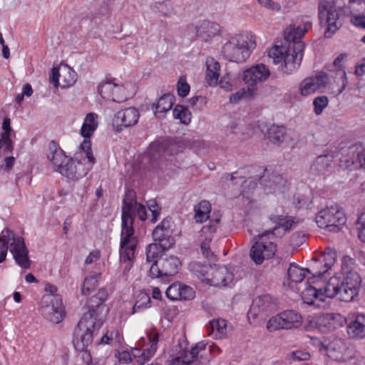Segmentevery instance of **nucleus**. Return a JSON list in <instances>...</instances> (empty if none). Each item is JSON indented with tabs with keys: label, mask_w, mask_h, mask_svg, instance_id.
Returning <instances> with one entry per match:
<instances>
[{
	"label": "nucleus",
	"mask_w": 365,
	"mask_h": 365,
	"mask_svg": "<svg viewBox=\"0 0 365 365\" xmlns=\"http://www.w3.org/2000/svg\"><path fill=\"white\" fill-rule=\"evenodd\" d=\"M308 273H310L309 269L302 268L297 264H291L287 271L289 279L294 283L301 282L307 277Z\"/></svg>",
	"instance_id": "40"
},
{
	"label": "nucleus",
	"mask_w": 365,
	"mask_h": 365,
	"mask_svg": "<svg viewBox=\"0 0 365 365\" xmlns=\"http://www.w3.org/2000/svg\"><path fill=\"white\" fill-rule=\"evenodd\" d=\"M237 79V75L228 72L226 73L220 81L218 80V85L222 89L226 91H231L236 84Z\"/></svg>",
	"instance_id": "46"
},
{
	"label": "nucleus",
	"mask_w": 365,
	"mask_h": 365,
	"mask_svg": "<svg viewBox=\"0 0 365 365\" xmlns=\"http://www.w3.org/2000/svg\"><path fill=\"white\" fill-rule=\"evenodd\" d=\"M172 224L171 219L164 218L153 231V240L163 243L164 249H169L175 243L174 238L172 237Z\"/></svg>",
	"instance_id": "23"
},
{
	"label": "nucleus",
	"mask_w": 365,
	"mask_h": 365,
	"mask_svg": "<svg viewBox=\"0 0 365 365\" xmlns=\"http://www.w3.org/2000/svg\"><path fill=\"white\" fill-rule=\"evenodd\" d=\"M276 233H272V231H266L261 235H259L257 241H262L264 245V248L261 249L262 252H264L270 245H276L274 240Z\"/></svg>",
	"instance_id": "51"
},
{
	"label": "nucleus",
	"mask_w": 365,
	"mask_h": 365,
	"mask_svg": "<svg viewBox=\"0 0 365 365\" xmlns=\"http://www.w3.org/2000/svg\"><path fill=\"white\" fill-rule=\"evenodd\" d=\"M120 340V332L117 329L112 328L106 331L101 339V344H110L113 341Z\"/></svg>",
	"instance_id": "54"
},
{
	"label": "nucleus",
	"mask_w": 365,
	"mask_h": 365,
	"mask_svg": "<svg viewBox=\"0 0 365 365\" xmlns=\"http://www.w3.org/2000/svg\"><path fill=\"white\" fill-rule=\"evenodd\" d=\"M46 156L53 169L57 173H59V170L63 168V164L66 163L68 158L61 147L54 141L49 143Z\"/></svg>",
	"instance_id": "25"
},
{
	"label": "nucleus",
	"mask_w": 365,
	"mask_h": 365,
	"mask_svg": "<svg viewBox=\"0 0 365 365\" xmlns=\"http://www.w3.org/2000/svg\"><path fill=\"white\" fill-rule=\"evenodd\" d=\"M107 297H108V293H107V291L105 289H100L98 292L96 293V294L94 296L95 298L98 299L99 300V302H98V304L96 305V309H91V310H97L98 307H103V310L101 312H96V314H98L99 316H101L103 317V319H104V312H106L105 310V307L103 305H102V303L106 301V299H107Z\"/></svg>",
	"instance_id": "55"
},
{
	"label": "nucleus",
	"mask_w": 365,
	"mask_h": 365,
	"mask_svg": "<svg viewBox=\"0 0 365 365\" xmlns=\"http://www.w3.org/2000/svg\"><path fill=\"white\" fill-rule=\"evenodd\" d=\"M135 193L130 190L123 200L120 259L124 269L129 271L135 258L138 240L134 236L133 222L135 217L144 221L147 219L145 207L135 200Z\"/></svg>",
	"instance_id": "1"
},
{
	"label": "nucleus",
	"mask_w": 365,
	"mask_h": 365,
	"mask_svg": "<svg viewBox=\"0 0 365 365\" xmlns=\"http://www.w3.org/2000/svg\"><path fill=\"white\" fill-rule=\"evenodd\" d=\"M137 298L138 300L132 309V314H135L137 312L147 307L150 300V296L144 292H140L137 295Z\"/></svg>",
	"instance_id": "48"
},
{
	"label": "nucleus",
	"mask_w": 365,
	"mask_h": 365,
	"mask_svg": "<svg viewBox=\"0 0 365 365\" xmlns=\"http://www.w3.org/2000/svg\"><path fill=\"white\" fill-rule=\"evenodd\" d=\"M302 322V317L297 312L292 310L284 311L271 318L267 324V329L269 331H274L281 329H292L299 327Z\"/></svg>",
	"instance_id": "18"
},
{
	"label": "nucleus",
	"mask_w": 365,
	"mask_h": 365,
	"mask_svg": "<svg viewBox=\"0 0 365 365\" xmlns=\"http://www.w3.org/2000/svg\"><path fill=\"white\" fill-rule=\"evenodd\" d=\"M84 156L91 165L95 163L96 160L93 155L90 140H84L82 142L74 157L67 158L58 173L72 180L82 178L87 173L84 163L80 160V158H83Z\"/></svg>",
	"instance_id": "6"
},
{
	"label": "nucleus",
	"mask_w": 365,
	"mask_h": 365,
	"mask_svg": "<svg viewBox=\"0 0 365 365\" xmlns=\"http://www.w3.org/2000/svg\"><path fill=\"white\" fill-rule=\"evenodd\" d=\"M348 7L351 16L362 14L365 11V0H349Z\"/></svg>",
	"instance_id": "52"
},
{
	"label": "nucleus",
	"mask_w": 365,
	"mask_h": 365,
	"mask_svg": "<svg viewBox=\"0 0 365 365\" xmlns=\"http://www.w3.org/2000/svg\"><path fill=\"white\" fill-rule=\"evenodd\" d=\"M340 166L344 168L353 170L358 167L357 161H355L352 156H346L341 160Z\"/></svg>",
	"instance_id": "64"
},
{
	"label": "nucleus",
	"mask_w": 365,
	"mask_h": 365,
	"mask_svg": "<svg viewBox=\"0 0 365 365\" xmlns=\"http://www.w3.org/2000/svg\"><path fill=\"white\" fill-rule=\"evenodd\" d=\"M309 322L321 331H328L342 327L344 318L339 314L327 313L312 317Z\"/></svg>",
	"instance_id": "19"
},
{
	"label": "nucleus",
	"mask_w": 365,
	"mask_h": 365,
	"mask_svg": "<svg viewBox=\"0 0 365 365\" xmlns=\"http://www.w3.org/2000/svg\"><path fill=\"white\" fill-rule=\"evenodd\" d=\"M207 329L209 336L215 339H222L227 337L230 327L225 319H216L209 322Z\"/></svg>",
	"instance_id": "29"
},
{
	"label": "nucleus",
	"mask_w": 365,
	"mask_h": 365,
	"mask_svg": "<svg viewBox=\"0 0 365 365\" xmlns=\"http://www.w3.org/2000/svg\"><path fill=\"white\" fill-rule=\"evenodd\" d=\"M307 32L305 24H291L284 30V38L288 41H292L294 44L302 43L300 40Z\"/></svg>",
	"instance_id": "34"
},
{
	"label": "nucleus",
	"mask_w": 365,
	"mask_h": 365,
	"mask_svg": "<svg viewBox=\"0 0 365 365\" xmlns=\"http://www.w3.org/2000/svg\"><path fill=\"white\" fill-rule=\"evenodd\" d=\"M327 356L332 361L343 365H351L355 361L354 347L341 339H334L325 346Z\"/></svg>",
	"instance_id": "11"
},
{
	"label": "nucleus",
	"mask_w": 365,
	"mask_h": 365,
	"mask_svg": "<svg viewBox=\"0 0 365 365\" xmlns=\"http://www.w3.org/2000/svg\"><path fill=\"white\" fill-rule=\"evenodd\" d=\"M256 36L245 31L231 36L222 47L223 57L232 62L245 61L256 48Z\"/></svg>",
	"instance_id": "3"
},
{
	"label": "nucleus",
	"mask_w": 365,
	"mask_h": 365,
	"mask_svg": "<svg viewBox=\"0 0 365 365\" xmlns=\"http://www.w3.org/2000/svg\"><path fill=\"white\" fill-rule=\"evenodd\" d=\"M194 219L196 222L202 223L209 217L211 212V205L207 200H202L194 208Z\"/></svg>",
	"instance_id": "38"
},
{
	"label": "nucleus",
	"mask_w": 365,
	"mask_h": 365,
	"mask_svg": "<svg viewBox=\"0 0 365 365\" xmlns=\"http://www.w3.org/2000/svg\"><path fill=\"white\" fill-rule=\"evenodd\" d=\"M174 103V97L170 94H165L162 96L153 105V110L155 115L158 118H163L165 114L170 110Z\"/></svg>",
	"instance_id": "33"
},
{
	"label": "nucleus",
	"mask_w": 365,
	"mask_h": 365,
	"mask_svg": "<svg viewBox=\"0 0 365 365\" xmlns=\"http://www.w3.org/2000/svg\"><path fill=\"white\" fill-rule=\"evenodd\" d=\"M76 80V73L67 65L53 68L52 81L56 87L68 88L73 86Z\"/></svg>",
	"instance_id": "22"
},
{
	"label": "nucleus",
	"mask_w": 365,
	"mask_h": 365,
	"mask_svg": "<svg viewBox=\"0 0 365 365\" xmlns=\"http://www.w3.org/2000/svg\"><path fill=\"white\" fill-rule=\"evenodd\" d=\"M148 207L152 215L150 219L151 222H156L160 215V208L158 205L155 200H149L148 202Z\"/></svg>",
	"instance_id": "60"
},
{
	"label": "nucleus",
	"mask_w": 365,
	"mask_h": 365,
	"mask_svg": "<svg viewBox=\"0 0 365 365\" xmlns=\"http://www.w3.org/2000/svg\"><path fill=\"white\" fill-rule=\"evenodd\" d=\"M270 76L269 68L263 63H258L244 71L242 81L250 88V93L257 94L258 83L266 81Z\"/></svg>",
	"instance_id": "16"
},
{
	"label": "nucleus",
	"mask_w": 365,
	"mask_h": 365,
	"mask_svg": "<svg viewBox=\"0 0 365 365\" xmlns=\"http://www.w3.org/2000/svg\"><path fill=\"white\" fill-rule=\"evenodd\" d=\"M350 21L354 26L365 29V15L355 14L351 16Z\"/></svg>",
	"instance_id": "63"
},
{
	"label": "nucleus",
	"mask_w": 365,
	"mask_h": 365,
	"mask_svg": "<svg viewBox=\"0 0 365 365\" xmlns=\"http://www.w3.org/2000/svg\"><path fill=\"white\" fill-rule=\"evenodd\" d=\"M46 292L42 297V312L49 321L58 324L65 317L64 307L61 295L56 294L58 288L51 284H46Z\"/></svg>",
	"instance_id": "7"
},
{
	"label": "nucleus",
	"mask_w": 365,
	"mask_h": 365,
	"mask_svg": "<svg viewBox=\"0 0 365 365\" xmlns=\"http://www.w3.org/2000/svg\"><path fill=\"white\" fill-rule=\"evenodd\" d=\"M140 114L134 107H129L118 111L113 118V123L117 126V130L120 131L123 128L135 125L139 120Z\"/></svg>",
	"instance_id": "24"
},
{
	"label": "nucleus",
	"mask_w": 365,
	"mask_h": 365,
	"mask_svg": "<svg viewBox=\"0 0 365 365\" xmlns=\"http://www.w3.org/2000/svg\"><path fill=\"white\" fill-rule=\"evenodd\" d=\"M341 278L334 275L328 279H324L322 272L312 273L307 277V284L302 292V299L308 305L318 309H327L329 303L327 299L337 297L341 301Z\"/></svg>",
	"instance_id": "2"
},
{
	"label": "nucleus",
	"mask_w": 365,
	"mask_h": 365,
	"mask_svg": "<svg viewBox=\"0 0 365 365\" xmlns=\"http://www.w3.org/2000/svg\"><path fill=\"white\" fill-rule=\"evenodd\" d=\"M206 73L205 81L210 87H215L218 85V80L220 74V65L214 58L208 56L205 60Z\"/></svg>",
	"instance_id": "31"
},
{
	"label": "nucleus",
	"mask_w": 365,
	"mask_h": 365,
	"mask_svg": "<svg viewBox=\"0 0 365 365\" xmlns=\"http://www.w3.org/2000/svg\"><path fill=\"white\" fill-rule=\"evenodd\" d=\"M274 307L271 296L268 294L255 298L247 314L249 320L255 319Z\"/></svg>",
	"instance_id": "26"
},
{
	"label": "nucleus",
	"mask_w": 365,
	"mask_h": 365,
	"mask_svg": "<svg viewBox=\"0 0 365 365\" xmlns=\"http://www.w3.org/2000/svg\"><path fill=\"white\" fill-rule=\"evenodd\" d=\"M285 135V128L282 126L272 125L268 130V138L274 144L283 142Z\"/></svg>",
	"instance_id": "43"
},
{
	"label": "nucleus",
	"mask_w": 365,
	"mask_h": 365,
	"mask_svg": "<svg viewBox=\"0 0 365 365\" xmlns=\"http://www.w3.org/2000/svg\"><path fill=\"white\" fill-rule=\"evenodd\" d=\"M103 307L97 310H89L83 314L75 329L73 344L76 351H83L88 348L93 341V331L103 324V317L96 314L101 312Z\"/></svg>",
	"instance_id": "4"
},
{
	"label": "nucleus",
	"mask_w": 365,
	"mask_h": 365,
	"mask_svg": "<svg viewBox=\"0 0 365 365\" xmlns=\"http://www.w3.org/2000/svg\"><path fill=\"white\" fill-rule=\"evenodd\" d=\"M327 83V76L320 72L315 76L304 78L298 86L300 96L306 97L315 93Z\"/></svg>",
	"instance_id": "21"
},
{
	"label": "nucleus",
	"mask_w": 365,
	"mask_h": 365,
	"mask_svg": "<svg viewBox=\"0 0 365 365\" xmlns=\"http://www.w3.org/2000/svg\"><path fill=\"white\" fill-rule=\"evenodd\" d=\"M356 227L359 238L365 242V212L358 217Z\"/></svg>",
	"instance_id": "59"
},
{
	"label": "nucleus",
	"mask_w": 365,
	"mask_h": 365,
	"mask_svg": "<svg viewBox=\"0 0 365 365\" xmlns=\"http://www.w3.org/2000/svg\"><path fill=\"white\" fill-rule=\"evenodd\" d=\"M259 185L263 192L269 195L282 192L287 187L288 183L281 175L271 173L261 176Z\"/></svg>",
	"instance_id": "20"
},
{
	"label": "nucleus",
	"mask_w": 365,
	"mask_h": 365,
	"mask_svg": "<svg viewBox=\"0 0 365 365\" xmlns=\"http://www.w3.org/2000/svg\"><path fill=\"white\" fill-rule=\"evenodd\" d=\"M98 91L103 98L119 103L125 101L135 91L131 83L118 84L113 81L101 82Z\"/></svg>",
	"instance_id": "10"
},
{
	"label": "nucleus",
	"mask_w": 365,
	"mask_h": 365,
	"mask_svg": "<svg viewBox=\"0 0 365 365\" xmlns=\"http://www.w3.org/2000/svg\"><path fill=\"white\" fill-rule=\"evenodd\" d=\"M162 250H165L163 243H152L146 248V259L148 262L158 261L156 259L161 252Z\"/></svg>",
	"instance_id": "47"
},
{
	"label": "nucleus",
	"mask_w": 365,
	"mask_h": 365,
	"mask_svg": "<svg viewBox=\"0 0 365 365\" xmlns=\"http://www.w3.org/2000/svg\"><path fill=\"white\" fill-rule=\"evenodd\" d=\"M346 53H341L339 55L336 59L334 60L333 64L335 68H336L339 71V75L341 78L342 81V86L341 88L339 89V92L341 93L346 87L347 85V78H346V73L344 71V60L346 58Z\"/></svg>",
	"instance_id": "44"
},
{
	"label": "nucleus",
	"mask_w": 365,
	"mask_h": 365,
	"mask_svg": "<svg viewBox=\"0 0 365 365\" xmlns=\"http://www.w3.org/2000/svg\"><path fill=\"white\" fill-rule=\"evenodd\" d=\"M333 155L327 154L318 156L311 166V169L314 171L324 172L333 163Z\"/></svg>",
	"instance_id": "39"
},
{
	"label": "nucleus",
	"mask_w": 365,
	"mask_h": 365,
	"mask_svg": "<svg viewBox=\"0 0 365 365\" xmlns=\"http://www.w3.org/2000/svg\"><path fill=\"white\" fill-rule=\"evenodd\" d=\"M319 260L323 266L319 269L314 270V272H322V275H323L334 266L336 261V253L331 249H327Z\"/></svg>",
	"instance_id": "37"
},
{
	"label": "nucleus",
	"mask_w": 365,
	"mask_h": 365,
	"mask_svg": "<svg viewBox=\"0 0 365 365\" xmlns=\"http://www.w3.org/2000/svg\"><path fill=\"white\" fill-rule=\"evenodd\" d=\"M7 231H1L0 234V263L3 262L6 257L9 247L6 243V237H9Z\"/></svg>",
	"instance_id": "58"
},
{
	"label": "nucleus",
	"mask_w": 365,
	"mask_h": 365,
	"mask_svg": "<svg viewBox=\"0 0 365 365\" xmlns=\"http://www.w3.org/2000/svg\"><path fill=\"white\" fill-rule=\"evenodd\" d=\"M180 266L181 262L178 257L164 256L153 263L149 270V274L152 278L173 276L178 273Z\"/></svg>",
	"instance_id": "17"
},
{
	"label": "nucleus",
	"mask_w": 365,
	"mask_h": 365,
	"mask_svg": "<svg viewBox=\"0 0 365 365\" xmlns=\"http://www.w3.org/2000/svg\"><path fill=\"white\" fill-rule=\"evenodd\" d=\"M347 333L351 338L365 336V314H358L347 326Z\"/></svg>",
	"instance_id": "35"
},
{
	"label": "nucleus",
	"mask_w": 365,
	"mask_h": 365,
	"mask_svg": "<svg viewBox=\"0 0 365 365\" xmlns=\"http://www.w3.org/2000/svg\"><path fill=\"white\" fill-rule=\"evenodd\" d=\"M303 43H297L289 47L274 46L270 48L268 56L274 64L281 63V70L286 74H291L299 68L304 50Z\"/></svg>",
	"instance_id": "5"
},
{
	"label": "nucleus",
	"mask_w": 365,
	"mask_h": 365,
	"mask_svg": "<svg viewBox=\"0 0 365 365\" xmlns=\"http://www.w3.org/2000/svg\"><path fill=\"white\" fill-rule=\"evenodd\" d=\"M7 231L9 237H6L7 246L9 248L16 262L22 268L28 269L30 267V260L29 258V251L26 247L24 239L14 233L9 229H4Z\"/></svg>",
	"instance_id": "15"
},
{
	"label": "nucleus",
	"mask_w": 365,
	"mask_h": 365,
	"mask_svg": "<svg viewBox=\"0 0 365 365\" xmlns=\"http://www.w3.org/2000/svg\"><path fill=\"white\" fill-rule=\"evenodd\" d=\"M257 94L250 93V88L247 87V89H245V88L240 89V90L237 91V92H235V93H232V95H230V102L231 103L235 104V103H237L240 101H241L242 99L253 98Z\"/></svg>",
	"instance_id": "50"
},
{
	"label": "nucleus",
	"mask_w": 365,
	"mask_h": 365,
	"mask_svg": "<svg viewBox=\"0 0 365 365\" xmlns=\"http://www.w3.org/2000/svg\"><path fill=\"white\" fill-rule=\"evenodd\" d=\"M319 18L322 26H327L326 38H331L339 29V9L333 1H324L319 6Z\"/></svg>",
	"instance_id": "13"
},
{
	"label": "nucleus",
	"mask_w": 365,
	"mask_h": 365,
	"mask_svg": "<svg viewBox=\"0 0 365 365\" xmlns=\"http://www.w3.org/2000/svg\"><path fill=\"white\" fill-rule=\"evenodd\" d=\"M148 344L145 347V340L142 337L138 341V346L131 350V354L136 363L144 364L155 354L158 349L160 334L156 329L152 328L146 331Z\"/></svg>",
	"instance_id": "12"
},
{
	"label": "nucleus",
	"mask_w": 365,
	"mask_h": 365,
	"mask_svg": "<svg viewBox=\"0 0 365 365\" xmlns=\"http://www.w3.org/2000/svg\"><path fill=\"white\" fill-rule=\"evenodd\" d=\"M98 285V280L95 276H89L86 277L83 283L81 293L83 295L90 294Z\"/></svg>",
	"instance_id": "49"
},
{
	"label": "nucleus",
	"mask_w": 365,
	"mask_h": 365,
	"mask_svg": "<svg viewBox=\"0 0 365 365\" xmlns=\"http://www.w3.org/2000/svg\"><path fill=\"white\" fill-rule=\"evenodd\" d=\"M262 248H264L263 242L257 241L250 250V256L257 264H262L265 259L272 257L277 250L276 245H270L264 252H262Z\"/></svg>",
	"instance_id": "30"
},
{
	"label": "nucleus",
	"mask_w": 365,
	"mask_h": 365,
	"mask_svg": "<svg viewBox=\"0 0 365 365\" xmlns=\"http://www.w3.org/2000/svg\"><path fill=\"white\" fill-rule=\"evenodd\" d=\"M193 271L202 282L211 286L227 287L233 282V274L226 267L197 265Z\"/></svg>",
	"instance_id": "8"
},
{
	"label": "nucleus",
	"mask_w": 365,
	"mask_h": 365,
	"mask_svg": "<svg viewBox=\"0 0 365 365\" xmlns=\"http://www.w3.org/2000/svg\"><path fill=\"white\" fill-rule=\"evenodd\" d=\"M231 179L232 180H236L237 183H242V193L245 194H251L252 193L255 189L257 187V183L254 178H249L248 180H244L243 177H234L232 175Z\"/></svg>",
	"instance_id": "45"
},
{
	"label": "nucleus",
	"mask_w": 365,
	"mask_h": 365,
	"mask_svg": "<svg viewBox=\"0 0 365 365\" xmlns=\"http://www.w3.org/2000/svg\"><path fill=\"white\" fill-rule=\"evenodd\" d=\"M180 300H191L194 299L195 292L190 287L181 284Z\"/></svg>",
	"instance_id": "61"
},
{
	"label": "nucleus",
	"mask_w": 365,
	"mask_h": 365,
	"mask_svg": "<svg viewBox=\"0 0 365 365\" xmlns=\"http://www.w3.org/2000/svg\"><path fill=\"white\" fill-rule=\"evenodd\" d=\"M197 36L204 41H210L220 34V24L209 21L198 22L195 27Z\"/></svg>",
	"instance_id": "27"
},
{
	"label": "nucleus",
	"mask_w": 365,
	"mask_h": 365,
	"mask_svg": "<svg viewBox=\"0 0 365 365\" xmlns=\"http://www.w3.org/2000/svg\"><path fill=\"white\" fill-rule=\"evenodd\" d=\"M98 126V115L95 113H88L84 120L81 128V134L85 138V140L93 135L94 132Z\"/></svg>",
	"instance_id": "36"
},
{
	"label": "nucleus",
	"mask_w": 365,
	"mask_h": 365,
	"mask_svg": "<svg viewBox=\"0 0 365 365\" xmlns=\"http://www.w3.org/2000/svg\"><path fill=\"white\" fill-rule=\"evenodd\" d=\"M173 117L180 120L185 125H188L191 122L192 114L189 109L184 106L177 105L173 111Z\"/></svg>",
	"instance_id": "42"
},
{
	"label": "nucleus",
	"mask_w": 365,
	"mask_h": 365,
	"mask_svg": "<svg viewBox=\"0 0 365 365\" xmlns=\"http://www.w3.org/2000/svg\"><path fill=\"white\" fill-rule=\"evenodd\" d=\"M189 103L192 108L197 110H201L206 105L207 99L205 97L197 96L191 98Z\"/></svg>",
	"instance_id": "62"
},
{
	"label": "nucleus",
	"mask_w": 365,
	"mask_h": 365,
	"mask_svg": "<svg viewBox=\"0 0 365 365\" xmlns=\"http://www.w3.org/2000/svg\"><path fill=\"white\" fill-rule=\"evenodd\" d=\"M329 99L327 96H318L313 101L314 113L319 115L322 113L324 108L328 106Z\"/></svg>",
	"instance_id": "53"
},
{
	"label": "nucleus",
	"mask_w": 365,
	"mask_h": 365,
	"mask_svg": "<svg viewBox=\"0 0 365 365\" xmlns=\"http://www.w3.org/2000/svg\"><path fill=\"white\" fill-rule=\"evenodd\" d=\"M275 222L277 225L271 230L272 233H275L280 228H282L284 231H289L294 228L297 223L292 217L289 216H278L276 217Z\"/></svg>",
	"instance_id": "41"
},
{
	"label": "nucleus",
	"mask_w": 365,
	"mask_h": 365,
	"mask_svg": "<svg viewBox=\"0 0 365 365\" xmlns=\"http://www.w3.org/2000/svg\"><path fill=\"white\" fill-rule=\"evenodd\" d=\"M218 224L219 220L210 221L208 225L204 226L201 230V235L205 238V241L201 244V250L207 258L212 256V253L210 250V242L212 240L213 234L217 231Z\"/></svg>",
	"instance_id": "32"
},
{
	"label": "nucleus",
	"mask_w": 365,
	"mask_h": 365,
	"mask_svg": "<svg viewBox=\"0 0 365 365\" xmlns=\"http://www.w3.org/2000/svg\"><path fill=\"white\" fill-rule=\"evenodd\" d=\"M12 128L9 118H4L1 124L0 135V153L4 155L11 153L14 150L13 142L11 138Z\"/></svg>",
	"instance_id": "28"
},
{
	"label": "nucleus",
	"mask_w": 365,
	"mask_h": 365,
	"mask_svg": "<svg viewBox=\"0 0 365 365\" xmlns=\"http://www.w3.org/2000/svg\"><path fill=\"white\" fill-rule=\"evenodd\" d=\"M190 90V85L187 83V79L185 76H182L179 78L177 83V91L178 94L180 97H185L188 95Z\"/></svg>",
	"instance_id": "56"
},
{
	"label": "nucleus",
	"mask_w": 365,
	"mask_h": 365,
	"mask_svg": "<svg viewBox=\"0 0 365 365\" xmlns=\"http://www.w3.org/2000/svg\"><path fill=\"white\" fill-rule=\"evenodd\" d=\"M346 217L339 205H334L321 210L316 216L317 225L328 232H338L344 226Z\"/></svg>",
	"instance_id": "9"
},
{
	"label": "nucleus",
	"mask_w": 365,
	"mask_h": 365,
	"mask_svg": "<svg viewBox=\"0 0 365 365\" xmlns=\"http://www.w3.org/2000/svg\"><path fill=\"white\" fill-rule=\"evenodd\" d=\"M341 279V301L351 302L356 299L361 287L362 279L355 270H345Z\"/></svg>",
	"instance_id": "14"
},
{
	"label": "nucleus",
	"mask_w": 365,
	"mask_h": 365,
	"mask_svg": "<svg viewBox=\"0 0 365 365\" xmlns=\"http://www.w3.org/2000/svg\"><path fill=\"white\" fill-rule=\"evenodd\" d=\"M181 284H173L165 291V294L170 299L180 300V289Z\"/></svg>",
	"instance_id": "57"
}]
</instances>
